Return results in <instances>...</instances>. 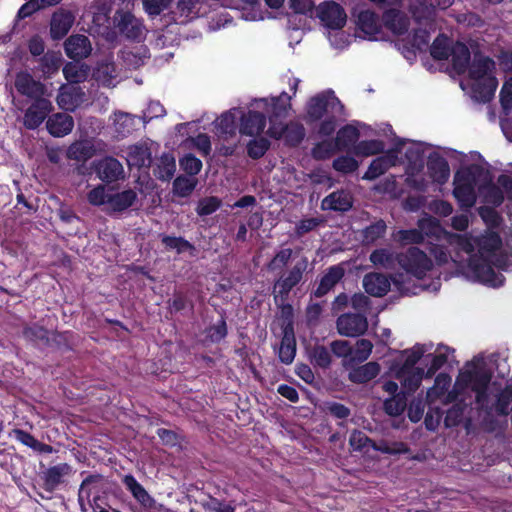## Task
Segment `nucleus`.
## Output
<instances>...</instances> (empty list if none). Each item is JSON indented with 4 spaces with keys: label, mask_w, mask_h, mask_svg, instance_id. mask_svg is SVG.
I'll list each match as a JSON object with an SVG mask.
<instances>
[{
    "label": "nucleus",
    "mask_w": 512,
    "mask_h": 512,
    "mask_svg": "<svg viewBox=\"0 0 512 512\" xmlns=\"http://www.w3.org/2000/svg\"><path fill=\"white\" fill-rule=\"evenodd\" d=\"M467 70L469 78L473 81V91L482 100H489L494 95L498 85L494 76L495 62L488 56L476 53Z\"/></svg>",
    "instance_id": "nucleus-1"
},
{
    "label": "nucleus",
    "mask_w": 512,
    "mask_h": 512,
    "mask_svg": "<svg viewBox=\"0 0 512 512\" xmlns=\"http://www.w3.org/2000/svg\"><path fill=\"white\" fill-rule=\"evenodd\" d=\"M122 483L126 490L136 501V507H131L133 512H162L164 506L158 503L155 498L149 494L144 486L137 481L132 474L124 475Z\"/></svg>",
    "instance_id": "nucleus-2"
},
{
    "label": "nucleus",
    "mask_w": 512,
    "mask_h": 512,
    "mask_svg": "<svg viewBox=\"0 0 512 512\" xmlns=\"http://www.w3.org/2000/svg\"><path fill=\"white\" fill-rule=\"evenodd\" d=\"M291 96L286 92H282L278 97L271 99L262 98L256 100V106L263 110V113L268 116L270 126L279 124L288 116V112L291 109Z\"/></svg>",
    "instance_id": "nucleus-3"
},
{
    "label": "nucleus",
    "mask_w": 512,
    "mask_h": 512,
    "mask_svg": "<svg viewBox=\"0 0 512 512\" xmlns=\"http://www.w3.org/2000/svg\"><path fill=\"white\" fill-rule=\"evenodd\" d=\"M398 263L418 279H421L432 266L431 260L417 247H411L406 253L399 254Z\"/></svg>",
    "instance_id": "nucleus-4"
},
{
    "label": "nucleus",
    "mask_w": 512,
    "mask_h": 512,
    "mask_svg": "<svg viewBox=\"0 0 512 512\" xmlns=\"http://www.w3.org/2000/svg\"><path fill=\"white\" fill-rule=\"evenodd\" d=\"M116 27L121 35L133 41H142L146 36L143 21L129 11L118 10L115 13Z\"/></svg>",
    "instance_id": "nucleus-5"
},
{
    "label": "nucleus",
    "mask_w": 512,
    "mask_h": 512,
    "mask_svg": "<svg viewBox=\"0 0 512 512\" xmlns=\"http://www.w3.org/2000/svg\"><path fill=\"white\" fill-rule=\"evenodd\" d=\"M336 328L342 336L358 337L367 331L368 321L364 314L345 313L337 318Z\"/></svg>",
    "instance_id": "nucleus-6"
},
{
    "label": "nucleus",
    "mask_w": 512,
    "mask_h": 512,
    "mask_svg": "<svg viewBox=\"0 0 512 512\" xmlns=\"http://www.w3.org/2000/svg\"><path fill=\"white\" fill-rule=\"evenodd\" d=\"M50 96H44L39 99L33 100L31 105L26 109L23 117V125L30 130L38 128L48 114L53 110Z\"/></svg>",
    "instance_id": "nucleus-7"
},
{
    "label": "nucleus",
    "mask_w": 512,
    "mask_h": 512,
    "mask_svg": "<svg viewBox=\"0 0 512 512\" xmlns=\"http://www.w3.org/2000/svg\"><path fill=\"white\" fill-rule=\"evenodd\" d=\"M317 17L330 29H341L346 24L347 15L343 7L334 1H325L317 7Z\"/></svg>",
    "instance_id": "nucleus-8"
},
{
    "label": "nucleus",
    "mask_w": 512,
    "mask_h": 512,
    "mask_svg": "<svg viewBox=\"0 0 512 512\" xmlns=\"http://www.w3.org/2000/svg\"><path fill=\"white\" fill-rule=\"evenodd\" d=\"M14 86L19 94L32 101L44 96H51L42 82L35 80L30 73L25 71L16 74Z\"/></svg>",
    "instance_id": "nucleus-9"
},
{
    "label": "nucleus",
    "mask_w": 512,
    "mask_h": 512,
    "mask_svg": "<svg viewBox=\"0 0 512 512\" xmlns=\"http://www.w3.org/2000/svg\"><path fill=\"white\" fill-rule=\"evenodd\" d=\"M93 166L98 178L105 183H113L125 178L122 163L112 156H106L95 161Z\"/></svg>",
    "instance_id": "nucleus-10"
},
{
    "label": "nucleus",
    "mask_w": 512,
    "mask_h": 512,
    "mask_svg": "<svg viewBox=\"0 0 512 512\" xmlns=\"http://www.w3.org/2000/svg\"><path fill=\"white\" fill-rule=\"evenodd\" d=\"M469 267L476 280L484 285L499 287L504 284L503 275L496 272L485 260L480 261L471 257Z\"/></svg>",
    "instance_id": "nucleus-11"
},
{
    "label": "nucleus",
    "mask_w": 512,
    "mask_h": 512,
    "mask_svg": "<svg viewBox=\"0 0 512 512\" xmlns=\"http://www.w3.org/2000/svg\"><path fill=\"white\" fill-rule=\"evenodd\" d=\"M267 134L275 139L285 138L286 142L295 146L298 145L305 136V128L301 123L290 122L284 125L283 122L269 126Z\"/></svg>",
    "instance_id": "nucleus-12"
},
{
    "label": "nucleus",
    "mask_w": 512,
    "mask_h": 512,
    "mask_svg": "<svg viewBox=\"0 0 512 512\" xmlns=\"http://www.w3.org/2000/svg\"><path fill=\"white\" fill-rule=\"evenodd\" d=\"M85 92L74 85H62L56 97L58 106L65 111H74L85 101Z\"/></svg>",
    "instance_id": "nucleus-13"
},
{
    "label": "nucleus",
    "mask_w": 512,
    "mask_h": 512,
    "mask_svg": "<svg viewBox=\"0 0 512 512\" xmlns=\"http://www.w3.org/2000/svg\"><path fill=\"white\" fill-rule=\"evenodd\" d=\"M309 266L308 258L302 256L291 268L281 274L274 288L277 286L281 288H294L299 285L304 274L308 271Z\"/></svg>",
    "instance_id": "nucleus-14"
},
{
    "label": "nucleus",
    "mask_w": 512,
    "mask_h": 512,
    "mask_svg": "<svg viewBox=\"0 0 512 512\" xmlns=\"http://www.w3.org/2000/svg\"><path fill=\"white\" fill-rule=\"evenodd\" d=\"M66 55L75 60L87 58L92 52V46L89 38L82 34H73L64 42Z\"/></svg>",
    "instance_id": "nucleus-15"
},
{
    "label": "nucleus",
    "mask_w": 512,
    "mask_h": 512,
    "mask_svg": "<svg viewBox=\"0 0 512 512\" xmlns=\"http://www.w3.org/2000/svg\"><path fill=\"white\" fill-rule=\"evenodd\" d=\"M340 105L337 98L329 94L320 93L312 98L307 103V117L310 121L320 120L329 106Z\"/></svg>",
    "instance_id": "nucleus-16"
},
{
    "label": "nucleus",
    "mask_w": 512,
    "mask_h": 512,
    "mask_svg": "<svg viewBox=\"0 0 512 512\" xmlns=\"http://www.w3.org/2000/svg\"><path fill=\"white\" fill-rule=\"evenodd\" d=\"M71 470L72 468L68 463H59L49 467L42 476L43 489L46 492L53 493L63 483V478L71 473Z\"/></svg>",
    "instance_id": "nucleus-17"
},
{
    "label": "nucleus",
    "mask_w": 512,
    "mask_h": 512,
    "mask_svg": "<svg viewBox=\"0 0 512 512\" xmlns=\"http://www.w3.org/2000/svg\"><path fill=\"white\" fill-rule=\"evenodd\" d=\"M398 155L396 151H389L386 154L374 159L367 171L365 172L363 179L374 180L384 174L389 168L395 166L398 163Z\"/></svg>",
    "instance_id": "nucleus-18"
},
{
    "label": "nucleus",
    "mask_w": 512,
    "mask_h": 512,
    "mask_svg": "<svg viewBox=\"0 0 512 512\" xmlns=\"http://www.w3.org/2000/svg\"><path fill=\"white\" fill-rule=\"evenodd\" d=\"M74 127V119L66 113H55L46 122L48 132L54 137H64L71 133Z\"/></svg>",
    "instance_id": "nucleus-19"
},
{
    "label": "nucleus",
    "mask_w": 512,
    "mask_h": 512,
    "mask_svg": "<svg viewBox=\"0 0 512 512\" xmlns=\"http://www.w3.org/2000/svg\"><path fill=\"white\" fill-rule=\"evenodd\" d=\"M296 355V339L292 324H285L283 337L278 351L279 360L288 365L291 364Z\"/></svg>",
    "instance_id": "nucleus-20"
},
{
    "label": "nucleus",
    "mask_w": 512,
    "mask_h": 512,
    "mask_svg": "<svg viewBox=\"0 0 512 512\" xmlns=\"http://www.w3.org/2000/svg\"><path fill=\"white\" fill-rule=\"evenodd\" d=\"M383 23L392 33L402 35L408 31L410 19L404 12L391 8L384 12Z\"/></svg>",
    "instance_id": "nucleus-21"
},
{
    "label": "nucleus",
    "mask_w": 512,
    "mask_h": 512,
    "mask_svg": "<svg viewBox=\"0 0 512 512\" xmlns=\"http://www.w3.org/2000/svg\"><path fill=\"white\" fill-rule=\"evenodd\" d=\"M454 190L453 194L459 203L468 208L475 204L476 196L474 187L468 178H462L457 173L454 177Z\"/></svg>",
    "instance_id": "nucleus-22"
},
{
    "label": "nucleus",
    "mask_w": 512,
    "mask_h": 512,
    "mask_svg": "<svg viewBox=\"0 0 512 512\" xmlns=\"http://www.w3.org/2000/svg\"><path fill=\"white\" fill-rule=\"evenodd\" d=\"M266 115L259 111H249L241 118L240 132L248 136L259 135L265 128Z\"/></svg>",
    "instance_id": "nucleus-23"
},
{
    "label": "nucleus",
    "mask_w": 512,
    "mask_h": 512,
    "mask_svg": "<svg viewBox=\"0 0 512 512\" xmlns=\"http://www.w3.org/2000/svg\"><path fill=\"white\" fill-rule=\"evenodd\" d=\"M74 23V16L68 11L55 12L50 23V35L52 39L63 38L71 29Z\"/></svg>",
    "instance_id": "nucleus-24"
},
{
    "label": "nucleus",
    "mask_w": 512,
    "mask_h": 512,
    "mask_svg": "<svg viewBox=\"0 0 512 512\" xmlns=\"http://www.w3.org/2000/svg\"><path fill=\"white\" fill-rule=\"evenodd\" d=\"M137 200V193L133 189L110 194L107 213H120L130 208Z\"/></svg>",
    "instance_id": "nucleus-25"
},
{
    "label": "nucleus",
    "mask_w": 512,
    "mask_h": 512,
    "mask_svg": "<svg viewBox=\"0 0 512 512\" xmlns=\"http://www.w3.org/2000/svg\"><path fill=\"white\" fill-rule=\"evenodd\" d=\"M460 376L464 384L469 386L473 392L489 389V384L492 379V374L485 369L468 370L461 373Z\"/></svg>",
    "instance_id": "nucleus-26"
},
{
    "label": "nucleus",
    "mask_w": 512,
    "mask_h": 512,
    "mask_svg": "<svg viewBox=\"0 0 512 512\" xmlns=\"http://www.w3.org/2000/svg\"><path fill=\"white\" fill-rule=\"evenodd\" d=\"M97 153V146L92 140H80L72 143L67 150V157L78 162H86Z\"/></svg>",
    "instance_id": "nucleus-27"
},
{
    "label": "nucleus",
    "mask_w": 512,
    "mask_h": 512,
    "mask_svg": "<svg viewBox=\"0 0 512 512\" xmlns=\"http://www.w3.org/2000/svg\"><path fill=\"white\" fill-rule=\"evenodd\" d=\"M352 207V197L349 192L340 190L326 196L321 203L323 210L348 211Z\"/></svg>",
    "instance_id": "nucleus-28"
},
{
    "label": "nucleus",
    "mask_w": 512,
    "mask_h": 512,
    "mask_svg": "<svg viewBox=\"0 0 512 512\" xmlns=\"http://www.w3.org/2000/svg\"><path fill=\"white\" fill-rule=\"evenodd\" d=\"M380 365L377 362H368L356 368H353L348 375L351 382L364 384L376 378L380 373Z\"/></svg>",
    "instance_id": "nucleus-29"
},
{
    "label": "nucleus",
    "mask_w": 512,
    "mask_h": 512,
    "mask_svg": "<svg viewBox=\"0 0 512 512\" xmlns=\"http://www.w3.org/2000/svg\"><path fill=\"white\" fill-rule=\"evenodd\" d=\"M471 54L468 47L462 42H455L452 52L450 54L453 69L458 74H463L467 71Z\"/></svg>",
    "instance_id": "nucleus-30"
},
{
    "label": "nucleus",
    "mask_w": 512,
    "mask_h": 512,
    "mask_svg": "<svg viewBox=\"0 0 512 512\" xmlns=\"http://www.w3.org/2000/svg\"><path fill=\"white\" fill-rule=\"evenodd\" d=\"M308 359L315 368L328 369L332 363V356L329 349L320 344H315L307 349Z\"/></svg>",
    "instance_id": "nucleus-31"
},
{
    "label": "nucleus",
    "mask_w": 512,
    "mask_h": 512,
    "mask_svg": "<svg viewBox=\"0 0 512 512\" xmlns=\"http://www.w3.org/2000/svg\"><path fill=\"white\" fill-rule=\"evenodd\" d=\"M112 125L118 137H127L135 130V116L127 112L116 111L113 115Z\"/></svg>",
    "instance_id": "nucleus-32"
},
{
    "label": "nucleus",
    "mask_w": 512,
    "mask_h": 512,
    "mask_svg": "<svg viewBox=\"0 0 512 512\" xmlns=\"http://www.w3.org/2000/svg\"><path fill=\"white\" fill-rule=\"evenodd\" d=\"M357 24L361 31L369 36H376L381 31L378 16L370 10L360 11L357 16Z\"/></svg>",
    "instance_id": "nucleus-33"
},
{
    "label": "nucleus",
    "mask_w": 512,
    "mask_h": 512,
    "mask_svg": "<svg viewBox=\"0 0 512 512\" xmlns=\"http://www.w3.org/2000/svg\"><path fill=\"white\" fill-rule=\"evenodd\" d=\"M90 73V67L84 63L69 62L63 67L66 80L72 84L84 82Z\"/></svg>",
    "instance_id": "nucleus-34"
},
{
    "label": "nucleus",
    "mask_w": 512,
    "mask_h": 512,
    "mask_svg": "<svg viewBox=\"0 0 512 512\" xmlns=\"http://www.w3.org/2000/svg\"><path fill=\"white\" fill-rule=\"evenodd\" d=\"M152 162L151 153L144 145L130 146L127 153V163L129 166L144 167Z\"/></svg>",
    "instance_id": "nucleus-35"
},
{
    "label": "nucleus",
    "mask_w": 512,
    "mask_h": 512,
    "mask_svg": "<svg viewBox=\"0 0 512 512\" xmlns=\"http://www.w3.org/2000/svg\"><path fill=\"white\" fill-rule=\"evenodd\" d=\"M454 41L447 36L440 34L436 37L430 47V54L436 60H447L454 47Z\"/></svg>",
    "instance_id": "nucleus-36"
},
{
    "label": "nucleus",
    "mask_w": 512,
    "mask_h": 512,
    "mask_svg": "<svg viewBox=\"0 0 512 512\" xmlns=\"http://www.w3.org/2000/svg\"><path fill=\"white\" fill-rule=\"evenodd\" d=\"M170 313H186L193 312L194 304L191 297L183 290H175L173 298L168 301Z\"/></svg>",
    "instance_id": "nucleus-37"
},
{
    "label": "nucleus",
    "mask_w": 512,
    "mask_h": 512,
    "mask_svg": "<svg viewBox=\"0 0 512 512\" xmlns=\"http://www.w3.org/2000/svg\"><path fill=\"white\" fill-rule=\"evenodd\" d=\"M428 170L432 179L439 184L445 183L450 176L448 162L441 157L430 159Z\"/></svg>",
    "instance_id": "nucleus-38"
},
{
    "label": "nucleus",
    "mask_w": 512,
    "mask_h": 512,
    "mask_svg": "<svg viewBox=\"0 0 512 512\" xmlns=\"http://www.w3.org/2000/svg\"><path fill=\"white\" fill-rule=\"evenodd\" d=\"M502 240L495 232H490L478 240L479 253L483 258H488L492 253L501 248Z\"/></svg>",
    "instance_id": "nucleus-39"
},
{
    "label": "nucleus",
    "mask_w": 512,
    "mask_h": 512,
    "mask_svg": "<svg viewBox=\"0 0 512 512\" xmlns=\"http://www.w3.org/2000/svg\"><path fill=\"white\" fill-rule=\"evenodd\" d=\"M429 38V33L426 30H415L412 35L410 47L403 45L402 53L407 59H411L412 56H415L414 49L423 50L428 46Z\"/></svg>",
    "instance_id": "nucleus-40"
},
{
    "label": "nucleus",
    "mask_w": 512,
    "mask_h": 512,
    "mask_svg": "<svg viewBox=\"0 0 512 512\" xmlns=\"http://www.w3.org/2000/svg\"><path fill=\"white\" fill-rule=\"evenodd\" d=\"M450 351H454L450 349V347L445 345H439L437 347L435 354H429L428 357H431V363L426 371V377L431 378L435 375V373L441 369L448 361V354Z\"/></svg>",
    "instance_id": "nucleus-41"
},
{
    "label": "nucleus",
    "mask_w": 512,
    "mask_h": 512,
    "mask_svg": "<svg viewBox=\"0 0 512 512\" xmlns=\"http://www.w3.org/2000/svg\"><path fill=\"white\" fill-rule=\"evenodd\" d=\"M398 255L394 254L392 251L386 248H380L374 250L370 256L369 260L375 266H381L386 269H392L395 266L396 261L398 262Z\"/></svg>",
    "instance_id": "nucleus-42"
},
{
    "label": "nucleus",
    "mask_w": 512,
    "mask_h": 512,
    "mask_svg": "<svg viewBox=\"0 0 512 512\" xmlns=\"http://www.w3.org/2000/svg\"><path fill=\"white\" fill-rule=\"evenodd\" d=\"M401 374L403 375L401 384L406 393H414L421 385L423 377H426V372L420 367Z\"/></svg>",
    "instance_id": "nucleus-43"
},
{
    "label": "nucleus",
    "mask_w": 512,
    "mask_h": 512,
    "mask_svg": "<svg viewBox=\"0 0 512 512\" xmlns=\"http://www.w3.org/2000/svg\"><path fill=\"white\" fill-rule=\"evenodd\" d=\"M432 224V219H423L420 220L418 225L420 229H410V230H399L397 232V238L402 244H410V243H421L424 240V235L422 230L425 228V224Z\"/></svg>",
    "instance_id": "nucleus-44"
},
{
    "label": "nucleus",
    "mask_w": 512,
    "mask_h": 512,
    "mask_svg": "<svg viewBox=\"0 0 512 512\" xmlns=\"http://www.w3.org/2000/svg\"><path fill=\"white\" fill-rule=\"evenodd\" d=\"M102 480L103 476L101 474H89L82 480L78 491V504L82 511H86V501L90 502L91 489L88 486Z\"/></svg>",
    "instance_id": "nucleus-45"
},
{
    "label": "nucleus",
    "mask_w": 512,
    "mask_h": 512,
    "mask_svg": "<svg viewBox=\"0 0 512 512\" xmlns=\"http://www.w3.org/2000/svg\"><path fill=\"white\" fill-rule=\"evenodd\" d=\"M149 58V51L146 47L140 46L134 50L122 51V59L124 62L132 68H138L145 63V60Z\"/></svg>",
    "instance_id": "nucleus-46"
},
{
    "label": "nucleus",
    "mask_w": 512,
    "mask_h": 512,
    "mask_svg": "<svg viewBox=\"0 0 512 512\" xmlns=\"http://www.w3.org/2000/svg\"><path fill=\"white\" fill-rule=\"evenodd\" d=\"M176 170L175 159L170 154H164L159 159L157 168L155 170V176L161 180H170Z\"/></svg>",
    "instance_id": "nucleus-47"
},
{
    "label": "nucleus",
    "mask_w": 512,
    "mask_h": 512,
    "mask_svg": "<svg viewBox=\"0 0 512 512\" xmlns=\"http://www.w3.org/2000/svg\"><path fill=\"white\" fill-rule=\"evenodd\" d=\"M199 4V0H177L176 8L173 14L181 23L187 22L193 18L196 14V7Z\"/></svg>",
    "instance_id": "nucleus-48"
},
{
    "label": "nucleus",
    "mask_w": 512,
    "mask_h": 512,
    "mask_svg": "<svg viewBox=\"0 0 512 512\" xmlns=\"http://www.w3.org/2000/svg\"><path fill=\"white\" fill-rule=\"evenodd\" d=\"M407 407V399L405 394L394 395L383 403L385 413L392 417L400 416Z\"/></svg>",
    "instance_id": "nucleus-49"
},
{
    "label": "nucleus",
    "mask_w": 512,
    "mask_h": 512,
    "mask_svg": "<svg viewBox=\"0 0 512 512\" xmlns=\"http://www.w3.org/2000/svg\"><path fill=\"white\" fill-rule=\"evenodd\" d=\"M293 255L291 248H281L267 264V270L272 273H278L287 266Z\"/></svg>",
    "instance_id": "nucleus-50"
},
{
    "label": "nucleus",
    "mask_w": 512,
    "mask_h": 512,
    "mask_svg": "<svg viewBox=\"0 0 512 512\" xmlns=\"http://www.w3.org/2000/svg\"><path fill=\"white\" fill-rule=\"evenodd\" d=\"M358 138L359 131L351 125H346L337 132L336 146L339 149H346L355 144Z\"/></svg>",
    "instance_id": "nucleus-51"
},
{
    "label": "nucleus",
    "mask_w": 512,
    "mask_h": 512,
    "mask_svg": "<svg viewBox=\"0 0 512 512\" xmlns=\"http://www.w3.org/2000/svg\"><path fill=\"white\" fill-rule=\"evenodd\" d=\"M117 77L114 63L103 62L98 65L95 71V78L104 86H110Z\"/></svg>",
    "instance_id": "nucleus-52"
},
{
    "label": "nucleus",
    "mask_w": 512,
    "mask_h": 512,
    "mask_svg": "<svg viewBox=\"0 0 512 512\" xmlns=\"http://www.w3.org/2000/svg\"><path fill=\"white\" fill-rule=\"evenodd\" d=\"M345 270L341 265H335L328 268L321 279L319 288H333L344 277Z\"/></svg>",
    "instance_id": "nucleus-53"
},
{
    "label": "nucleus",
    "mask_w": 512,
    "mask_h": 512,
    "mask_svg": "<svg viewBox=\"0 0 512 512\" xmlns=\"http://www.w3.org/2000/svg\"><path fill=\"white\" fill-rule=\"evenodd\" d=\"M465 405L463 403L453 404L446 412L444 425L447 428H453L460 425L463 420Z\"/></svg>",
    "instance_id": "nucleus-54"
},
{
    "label": "nucleus",
    "mask_w": 512,
    "mask_h": 512,
    "mask_svg": "<svg viewBox=\"0 0 512 512\" xmlns=\"http://www.w3.org/2000/svg\"><path fill=\"white\" fill-rule=\"evenodd\" d=\"M371 448L375 451H379L385 454L396 455L402 454L407 451V446L403 442H388L386 440H380L376 442L373 440Z\"/></svg>",
    "instance_id": "nucleus-55"
},
{
    "label": "nucleus",
    "mask_w": 512,
    "mask_h": 512,
    "mask_svg": "<svg viewBox=\"0 0 512 512\" xmlns=\"http://www.w3.org/2000/svg\"><path fill=\"white\" fill-rule=\"evenodd\" d=\"M387 226L383 220H378L363 230V242L372 244L386 232Z\"/></svg>",
    "instance_id": "nucleus-56"
},
{
    "label": "nucleus",
    "mask_w": 512,
    "mask_h": 512,
    "mask_svg": "<svg viewBox=\"0 0 512 512\" xmlns=\"http://www.w3.org/2000/svg\"><path fill=\"white\" fill-rule=\"evenodd\" d=\"M409 11L416 21L430 19L434 14V10L425 3V0L412 1L409 5Z\"/></svg>",
    "instance_id": "nucleus-57"
},
{
    "label": "nucleus",
    "mask_w": 512,
    "mask_h": 512,
    "mask_svg": "<svg viewBox=\"0 0 512 512\" xmlns=\"http://www.w3.org/2000/svg\"><path fill=\"white\" fill-rule=\"evenodd\" d=\"M206 338L212 343H219L227 336V324L224 317H221L216 324L206 329Z\"/></svg>",
    "instance_id": "nucleus-58"
},
{
    "label": "nucleus",
    "mask_w": 512,
    "mask_h": 512,
    "mask_svg": "<svg viewBox=\"0 0 512 512\" xmlns=\"http://www.w3.org/2000/svg\"><path fill=\"white\" fill-rule=\"evenodd\" d=\"M216 129L222 135H232L236 130V118L231 112L223 113L216 120Z\"/></svg>",
    "instance_id": "nucleus-59"
},
{
    "label": "nucleus",
    "mask_w": 512,
    "mask_h": 512,
    "mask_svg": "<svg viewBox=\"0 0 512 512\" xmlns=\"http://www.w3.org/2000/svg\"><path fill=\"white\" fill-rule=\"evenodd\" d=\"M48 334L49 332L46 328L36 324L26 326L23 329L24 338L32 342L47 343L49 341Z\"/></svg>",
    "instance_id": "nucleus-60"
},
{
    "label": "nucleus",
    "mask_w": 512,
    "mask_h": 512,
    "mask_svg": "<svg viewBox=\"0 0 512 512\" xmlns=\"http://www.w3.org/2000/svg\"><path fill=\"white\" fill-rule=\"evenodd\" d=\"M425 353L422 345H416L411 350H405L406 358L400 370V373H405L407 370H414L417 362L423 357Z\"/></svg>",
    "instance_id": "nucleus-61"
},
{
    "label": "nucleus",
    "mask_w": 512,
    "mask_h": 512,
    "mask_svg": "<svg viewBox=\"0 0 512 512\" xmlns=\"http://www.w3.org/2000/svg\"><path fill=\"white\" fill-rule=\"evenodd\" d=\"M195 186L196 181L194 179L179 176L173 182V192L180 197H186L192 193Z\"/></svg>",
    "instance_id": "nucleus-62"
},
{
    "label": "nucleus",
    "mask_w": 512,
    "mask_h": 512,
    "mask_svg": "<svg viewBox=\"0 0 512 512\" xmlns=\"http://www.w3.org/2000/svg\"><path fill=\"white\" fill-rule=\"evenodd\" d=\"M390 279L382 273H368L363 278V288H390Z\"/></svg>",
    "instance_id": "nucleus-63"
},
{
    "label": "nucleus",
    "mask_w": 512,
    "mask_h": 512,
    "mask_svg": "<svg viewBox=\"0 0 512 512\" xmlns=\"http://www.w3.org/2000/svg\"><path fill=\"white\" fill-rule=\"evenodd\" d=\"M109 197L110 193L106 191V187L104 185H98L87 194V200L91 205H105V208H108Z\"/></svg>",
    "instance_id": "nucleus-64"
}]
</instances>
